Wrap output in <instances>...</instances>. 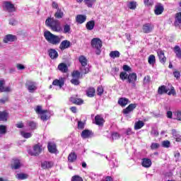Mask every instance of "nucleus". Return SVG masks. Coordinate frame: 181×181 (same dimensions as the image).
I'll return each mask as SVG.
<instances>
[{
    "instance_id": "c03bdc74",
    "label": "nucleus",
    "mask_w": 181,
    "mask_h": 181,
    "mask_svg": "<svg viewBox=\"0 0 181 181\" xmlns=\"http://www.w3.org/2000/svg\"><path fill=\"white\" fill-rule=\"evenodd\" d=\"M174 52L175 53L177 57H181V49L179 45H176L174 47Z\"/></svg>"
},
{
    "instance_id": "2eb2a0df",
    "label": "nucleus",
    "mask_w": 181,
    "mask_h": 181,
    "mask_svg": "<svg viewBox=\"0 0 181 181\" xmlns=\"http://www.w3.org/2000/svg\"><path fill=\"white\" fill-rule=\"evenodd\" d=\"M141 166H143V168H151V166H152V160L146 158H143L141 160Z\"/></svg>"
},
{
    "instance_id": "c85d7f7f",
    "label": "nucleus",
    "mask_w": 181,
    "mask_h": 181,
    "mask_svg": "<svg viewBox=\"0 0 181 181\" xmlns=\"http://www.w3.org/2000/svg\"><path fill=\"white\" fill-rule=\"evenodd\" d=\"M41 119L42 121H47L48 118H50V112L47 110H45L41 115Z\"/></svg>"
},
{
    "instance_id": "58836bf2",
    "label": "nucleus",
    "mask_w": 181,
    "mask_h": 181,
    "mask_svg": "<svg viewBox=\"0 0 181 181\" xmlns=\"http://www.w3.org/2000/svg\"><path fill=\"white\" fill-rule=\"evenodd\" d=\"M21 167H22V164L21 163V161H19V160H15L12 165V168L16 170V169H19Z\"/></svg>"
},
{
    "instance_id": "4d7b16f0",
    "label": "nucleus",
    "mask_w": 181,
    "mask_h": 181,
    "mask_svg": "<svg viewBox=\"0 0 181 181\" xmlns=\"http://www.w3.org/2000/svg\"><path fill=\"white\" fill-rule=\"evenodd\" d=\"M73 78H80V72L78 71H74L72 73Z\"/></svg>"
},
{
    "instance_id": "7ed1b4c3",
    "label": "nucleus",
    "mask_w": 181,
    "mask_h": 181,
    "mask_svg": "<svg viewBox=\"0 0 181 181\" xmlns=\"http://www.w3.org/2000/svg\"><path fill=\"white\" fill-rule=\"evenodd\" d=\"M90 46L94 50L95 54L100 56L101 54V47H103V41L100 38H93L90 41Z\"/></svg>"
},
{
    "instance_id": "69168bd1",
    "label": "nucleus",
    "mask_w": 181,
    "mask_h": 181,
    "mask_svg": "<svg viewBox=\"0 0 181 181\" xmlns=\"http://www.w3.org/2000/svg\"><path fill=\"white\" fill-rule=\"evenodd\" d=\"M123 70L124 71H131V67H129V66H128V65H124Z\"/></svg>"
},
{
    "instance_id": "f03ea898",
    "label": "nucleus",
    "mask_w": 181,
    "mask_h": 181,
    "mask_svg": "<svg viewBox=\"0 0 181 181\" xmlns=\"http://www.w3.org/2000/svg\"><path fill=\"white\" fill-rule=\"evenodd\" d=\"M45 25L50 28L53 32H58L59 33L63 32L60 22L54 18H48L45 21Z\"/></svg>"
},
{
    "instance_id": "680f3d73",
    "label": "nucleus",
    "mask_w": 181,
    "mask_h": 181,
    "mask_svg": "<svg viewBox=\"0 0 181 181\" xmlns=\"http://www.w3.org/2000/svg\"><path fill=\"white\" fill-rule=\"evenodd\" d=\"M85 123L83 122H78V129H83Z\"/></svg>"
},
{
    "instance_id": "3c124183",
    "label": "nucleus",
    "mask_w": 181,
    "mask_h": 181,
    "mask_svg": "<svg viewBox=\"0 0 181 181\" xmlns=\"http://www.w3.org/2000/svg\"><path fill=\"white\" fill-rule=\"evenodd\" d=\"M97 94L98 95H103V94H104V88H103V86L98 87Z\"/></svg>"
},
{
    "instance_id": "f257e3e1",
    "label": "nucleus",
    "mask_w": 181,
    "mask_h": 181,
    "mask_svg": "<svg viewBox=\"0 0 181 181\" xmlns=\"http://www.w3.org/2000/svg\"><path fill=\"white\" fill-rule=\"evenodd\" d=\"M44 37L51 45H57L62 42V36L56 35L49 30L44 32Z\"/></svg>"
},
{
    "instance_id": "49530a36",
    "label": "nucleus",
    "mask_w": 181,
    "mask_h": 181,
    "mask_svg": "<svg viewBox=\"0 0 181 181\" xmlns=\"http://www.w3.org/2000/svg\"><path fill=\"white\" fill-rule=\"evenodd\" d=\"M86 5H87V6H88V8H91V6H93V5H94V4L95 3V0H83Z\"/></svg>"
},
{
    "instance_id": "2f4dec72",
    "label": "nucleus",
    "mask_w": 181,
    "mask_h": 181,
    "mask_svg": "<svg viewBox=\"0 0 181 181\" xmlns=\"http://www.w3.org/2000/svg\"><path fill=\"white\" fill-rule=\"evenodd\" d=\"M27 127H29L31 130L36 129V128H37V124L33 121H28Z\"/></svg>"
},
{
    "instance_id": "ea45409f",
    "label": "nucleus",
    "mask_w": 181,
    "mask_h": 181,
    "mask_svg": "<svg viewBox=\"0 0 181 181\" xmlns=\"http://www.w3.org/2000/svg\"><path fill=\"white\" fill-rule=\"evenodd\" d=\"M144 125H145V123H144V122L139 120V122L135 123L134 129H136V130L141 129V128H142V127H144Z\"/></svg>"
},
{
    "instance_id": "864d4df0",
    "label": "nucleus",
    "mask_w": 181,
    "mask_h": 181,
    "mask_svg": "<svg viewBox=\"0 0 181 181\" xmlns=\"http://www.w3.org/2000/svg\"><path fill=\"white\" fill-rule=\"evenodd\" d=\"M162 146L163 148H170V141L166 140V141H163L162 142Z\"/></svg>"
},
{
    "instance_id": "9b49d317",
    "label": "nucleus",
    "mask_w": 181,
    "mask_h": 181,
    "mask_svg": "<svg viewBox=\"0 0 181 181\" xmlns=\"http://www.w3.org/2000/svg\"><path fill=\"white\" fill-rule=\"evenodd\" d=\"M153 30V25L151 23H146L142 26L143 33H151Z\"/></svg>"
},
{
    "instance_id": "09e8293b",
    "label": "nucleus",
    "mask_w": 181,
    "mask_h": 181,
    "mask_svg": "<svg viewBox=\"0 0 181 181\" xmlns=\"http://www.w3.org/2000/svg\"><path fill=\"white\" fill-rule=\"evenodd\" d=\"M70 30H71L70 25L66 24L64 25V33H70Z\"/></svg>"
},
{
    "instance_id": "cd10ccee",
    "label": "nucleus",
    "mask_w": 181,
    "mask_h": 181,
    "mask_svg": "<svg viewBox=\"0 0 181 181\" xmlns=\"http://www.w3.org/2000/svg\"><path fill=\"white\" fill-rule=\"evenodd\" d=\"M95 26V22L94 21H88L86 25V28L87 30H93Z\"/></svg>"
},
{
    "instance_id": "39448f33",
    "label": "nucleus",
    "mask_w": 181,
    "mask_h": 181,
    "mask_svg": "<svg viewBox=\"0 0 181 181\" xmlns=\"http://www.w3.org/2000/svg\"><path fill=\"white\" fill-rule=\"evenodd\" d=\"M31 156H37L42 153V146L40 144H37L33 146V150L29 151Z\"/></svg>"
},
{
    "instance_id": "4468645a",
    "label": "nucleus",
    "mask_w": 181,
    "mask_h": 181,
    "mask_svg": "<svg viewBox=\"0 0 181 181\" xmlns=\"http://www.w3.org/2000/svg\"><path fill=\"white\" fill-rule=\"evenodd\" d=\"M136 108V104L132 103L127 108L123 110V114H129V112H132Z\"/></svg>"
},
{
    "instance_id": "20e7f679",
    "label": "nucleus",
    "mask_w": 181,
    "mask_h": 181,
    "mask_svg": "<svg viewBox=\"0 0 181 181\" xmlns=\"http://www.w3.org/2000/svg\"><path fill=\"white\" fill-rule=\"evenodd\" d=\"M78 61L81 64V73H83V74H87L88 73H89L90 68L87 66V62H88L87 58L84 55H81L79 57Z\"/></svg>"
},
{
    "instance_id": "393cba45",
    "label": "nucleus",
    "mask_w": 181,
    "mask_h": 181,
    "mask_svg": "<svg viewBox=\"0 0 181 181\" xmlns=\"http://www.w3.org/2000/svg\"><path fill=\"white\" fill-rule=\"evenodd\" d=\"M58 69L59 71H62V73H67V71L69 70L67 65L64 63L59 64L58 66Z\"/></svg>"
},
{
    "instance_id": "9d476101",
    "label": "nucleus",
    "mask_w": 181,
    "mask_h": 181,
    "mask_svg": "<svg viewBox=\"0 0 181 181\" xmlns=\"http://www.w3.org/2000/svg\"><path fill=\"white\" fill-rule=\"evenodd\" d=\"M128 78V83H129L130 84L132 85V87H136V84L135 83V82L136 81V74L135 73H132L129 74V76H127Z\"/></svg>"
},
{
    "instance_id": "e433bc0d",
    "label": "nucleus",
    "mask_w": 181,
    "mask_h": 181,
    "mask_svg": "<svg viewBox=\"0 0 181 181\" xmlns=\"http://www.w3.org/2000/svg\"><path fill=\"white\" fill-rule=\"evenodd\" d=\"M20 134L23 138H25V139H28V138H32V133L30 132H26L25 131L20 132Z\"/></svg>"
},
{
    "instance_id": "13d9d810",
    "label": "nucleus",
    "mask_w": 181,
    "mask_h": 181,
    "mask_svg": "<svg viewBox=\"0 0 181 181\" xmlns=\"http://www.w3.org/2000/svg\"><path fill=\"white\" fill-rule=\"evenodd\" d=\"M159 146H160V145L158 143H152L151 145V149L155 150V149H158L159 148Z\"/></svg>"
},
{
    "instance_id": "423d86ee",
    "label": "nucleus",
    "mask_w": 181,
    "mask_h": 181,
    "mask_svg": "<svg viewBox=\"0 0 181 181\" xmlns=\"http://www.w3.org/2000/svg\"><path fill=\"white\" fill-rule=\"evenodd\" d=\"M25 87L29 93H35L37 90V83L31 81H28L25 83Z\"/></svg>"
},
{
    "instance_id": "0eeeda50",
    "label": "nucleus",
    "mask_w": 181,
    "mask_h": 181,
    "mask_svg": "<svg viewBox=\"0 0 181 181\" xmlns=\"http://www.w3.org/2000/svg\"><path fill=\"white\" fill-rule=\"evenodd\" d=\"M4 9L8 11V12H15L16 8H15V5L12 4L11 1H4L3 4Z\"/></svg>"
},
{
    "instance_id": "f3484780",
    "label": "nucleus",
    "mask_w": 181,
    "mask_h": 181,
    "mask_svg": "<svg viewBox=\"0 0 181 181\" xmlns=\"http://www.w3.org/2000/svg\"><path fill=\"white\" fill-rule=\"evenodd\" d=\"M76 21L77 23H79V25H81V23H84V22L87 21V16L78 14L76 17Z\"/></svg>"
},
{
    "instance_id": "de8ad7c7",
    "label": "nucleus",
    "mask_w": 181,
    "mask_h": 181,
    "mask_svg": "<svg viewBox=\"0 0 181 181\" xmlns=\"http://www.w3.org/2000/svg\"><path fill=\"white\" fill-rule=\"evenodd\" d=\"M119 78L122 80V81H124L128 78V74L127 72H121L119 75Z\"/></svg>"
},
{
    "instance_id": "f704fd0d",
    "label": "nucleus",
    "mask_w": 181,
    "mask_h": 181,
    "mask_svg": "<svg viewBox=\"0 0 181 181\" xmlns=\"http://www.w3.org/2000/svg\"><path fill=\"white\" fill-rule=\"evenodd\" d=\"M109 56L111 57V59H117L121 56V53H119V51H112L110 52Z\"/></svg>"
},
{
    "instance_id": "412c9836",
    "label": "nucleus",
    "mask_w": 181,
    "mask_h": 181,
    "mask_svg": "<svg viewBox=\"0 0 181 181\" xmlns=\"http://www.w3.org/2000/svg\"><path fill=\"white\" fill-rule=\"evenodd\" d=\"M70 100L71 103H73V104H76V105H81L84 103V101L82 99L74 97H71Z\"/></svg>"
},
{
    "instance_id": "dca6fc26",
    "label": "nucleus",
    "mask_w": 181,
    "mask_h": 181,
    "mask_svg": "<svg viewBox=\"0 0 181 181\" xmlns=\"http://www.w3.org/2000/svg\"><path fill=\"white\" fill-rule=\"evenodd\" d=\"M48 151L50 153H57V147L54 143H49L48 146Z\"/></svg>"
},
{
    "instance_id": "1a4fd4ad",
    "label": "nucleus",
    "mask_w": 181,
    "mask_h": 181,
    "mask_svg": "<svg viewBox=\"0 0 181 181\" xmlns=\"http://www.w3.org/2000/svg\"><path fill=\"white\" fill-rule=\"evenodd\" d=\"M64 78H59L58 79H54L52 82V86H55L56 87H59V88H62L63 86H64Z\"/></svg>"
},
{
    "instance_id": "473e14b6",
    "label": "nucleus",
    "mask_w": 181,
    "mask_h": 181,
    "mask_svg": "<svg viewBox=\"0 0 181 181\" xmlns=\"http://www.w3.org/2000/svg\"><path fill=\"white\" fill-rule=\"evenodd\" d=\"M63 16H64V13L63 11H62V9L58 8L54 14V17L57 19H62V18H63Z\"/></svg>"
},
{
    "instance_id": "ddd939ff",
    "label": "nucleus",
    "mask_w": 181,
    "mask_h": 181,
    "mask_svg": "<svg viewBox=\"0 0 181 181\" xmlns=\"http://www.w3.org/2000/svg\"><path fill=\"white\" fill-rule=\"evenodd\" d=\"M157 54L160 62L163 64H165V63H166V57H165V52H163L162 49H158Z\"/></svg>"
},
{
    "instance_id": "6ab92c4d",
    "label": "nucleus",
    "mask_w": 181,
    "mask_h": 181,
    "mask_svg": "<svg viewBox=\"0 0 181 181\" xmlns=\"http://www.w3.org/2000/svg\"><path fill=\"white\" fill-rule=\"evenodd\" d=\"M70 41L65 40L59 45V49L60 50H65V49H69V47H70Z\"/></svg>"
},
{
    "instance_id": "6e6d98bb",
    "label": "nucleus",
    "mask_w": 181,
    "mask_h": 181,
    "mask_svg": "<svg viewBox=\"0 0 181 181\" xmlns=\"http://www.w3.org/2000/svg\"><path fill=\"white\" fill-rule=\"evenodd\" d=\"M174 115L176 118V119H178V121H181V112L180 111H177L174 112Z\"/></svg>"
},
{
    "instance_id": "4c0bfd02",
    "label": "nucleus",
    "mask_w": 181,
    "mask_h": 181,
    "mask_svg": "<svg viewBox=\"0 0 181 181\" xmlns=\"http://www.w3.org/2000/svg\"><path fill=\"white\" fill-rule=\"evenodd\" d=\"M90 135H91V132H90V130H83L81 133V136L82 138H83V139L90 138Z\"/></svg>"
},
{
    "instance_id": "052dcab7",
    "label": "nucleus",
    "mask_w": 181,
    "mask_h": 181,
    "mask_svg": "<svg viewBox=\"0 0 181 181\" xmlns=\"http://www.w3.org/2000/svg\"><path fill=\"white\" fill-rule=\"evenodd\" d=\"M151 82V76H146L144 78V84H149Z\"/></svg>"
},
{
    "instance_id": "aec40b11",
    "label": "nucleus",
    "mask_w": 181,
    "mask_h": 181,
    "mask_svg": "<svg viewBox=\"0 0 181 181\" xmlns=\"http://www.w3.org/2000/svg\"><path fill=\"white\" fill-rule=\"evenodd\" d=\"M163 6L158 4L155 6L154 13H156V15H162V13H163Z\"/></svg>"
},
{
    "instance_id": "5701e85b",
    "label": "nucleus",
    "mask_w": 181,
    "mask_h": 181,
    "mask_svg": "<svg viewBox=\"0 0 181 181\" xmlns=\"http://www.w3.org/2000/svg\"><path fill=\"white\" fill-rule=\"evenodd\" d=\"M168 91L169 90L168 89V88H166V86L163 85L158 88V94H159V95H162V94H166Z\"/></svg>"
},
{
    "instance_id": "6e6552de",
    "label": "nucleus",
    "mask_w": 181,
    "mask_h": 181,
    "mask_svg": "<svg viewBox=\"0 0 181 181\" xmlns=\"http://www.w3.org/2000/svg\"><path fill=\"white\" fill-rule=\"evenodd\" d=\"M16 40H18V37L12 34L6 35L3 39L4 43H12V42H16Z\"/></svg>"
},
{
    "instance_id": "e2e57ef3",
    "label": "nucleus",
    "mask_w": 181,
    "mask_h": 181,
    "mask_svg": "<svg viewBox=\"0 0 181 181\" xmlns=\"http://www.w3.org/2000/svg\"><path fill=\"white\" fill-rule=\"evenodd\" d=\"M151 135H153V136H158V135H159V133L158 132V130L153 129L151 131Z\"/></svg>"
},
{
    "instance_id": "5fc2aeb1",
    "label": "nucleus",
    "mask_w": 181,
    "mask_h": 181,
    "mask_svg": "<svg viewBox=\"0 0 181 181\" xmlns=\"http://www.w3.org/2000/svg\"><path fill=\"white\" fill-rule=\"evenodd\" d=\"M71 181H83V177H80V175H74L71 177Z\"/></svg>"
},
{
    "instance_id": "c9c22d12",
    "label": "nucleus",
    "mask_w": 181,
    "mask_h": 181,
    "mask_svg": "<svg viewBox=\"0 0 181 181\" xmlns=\"http://www.w3.org/2000/svg\"><path fill=\"white\" fill-rule=\"evenodd\" d=\"M16 177L18 180H24V179H28V174H25V173H18L16 174Z\"/></svg>"
},
{
    "instance_id": "37998d69",
    "label": "nucleus",
    "mask_w": 181,
    "mask_h": 181,
    "mask_svg": "<svg viewBox=\"0 0 181 181\" xmlns=\"http://www.w3.org/2000/svg\"><path fill=\"white\" fill-rule=\"evenodd\" d=\"M127 6L129 9L134 10L136 9V1H129Z\"/></svg>"
},
{
    "instance_id": "0e129e2a",
    "label": "nucleus",
    "mask_w": 181,
    "mask_h": 181,
    "mask_svg": "<svg viewBox=\"0 0 181 181\" xmlns=\"http://www.w3.org/2000/svg\"><path fill=\"white\" fill-rule=\"evenodd\" d=\"M18 22L15 19H11L9 21V25H11L12 26H15Z\"/></svg>"
},
{
    "instance_id": "8fccbe9b",
    "label": "nucleus",
    "mask_w": 181,
    "mask_h": 181,
    "mask_svg": "<svg viewBox=\"0 0 181 181\" xmlns=\"http://www.w3.org/2000/svg\"><path fill=\"white\" fill-rule=\"evenodd\" d=\"M35 112L37 114H40V115L45 112V110H42V106H37L35 108Z\"/></svg>"
},
{
    "instance_id": "a211bd4d",
    "label": "nucleus",
    "mask_w": 181,
    "mask_h": 181,
    "mask_svg": "<svg viewBox=\"0 0 181 181\" xmlns=\"http://www.w3.org/2000/svg\"><path fill=\"white\" fill-rule=\"evenodd\" d=\"M48 54L49 57L52 59V60H54V59H57V57H59V53L54 49H49Z\"/></svg>"
},
{
    "instance_id": "72a5a7b5",
    "label": "nucleus",
    "mask_w": 181,
    "mask_h": 181,
    "mask_svg": "<svg viewBox=\"0 0 181 181\" xmlns=\"http://www.w3.org/2000/svg\"><path fill=\"white\" fill-rule=\"evenodd\" d=\"M86 95H88V97H94V95H95V89L94 88H88Z\"/></svg>"
},
{
    "instance_id": "f8f14e48",
    "label": "nucleus",
    "mask_w": 181,
    "mask_h": 181,
    "mask_svg": "<svg viewBox=\"0 0 181 181\" xmlns=\"http://www.w3.org/2000/svg\"><path fill=\"white\" fill-rule=\"evenodd\" d=\"M11 91L10 87H5V80L0 79V93H9Z\"/></svg>"
},
{
    "instance_id": "bb28decb",
    "label": "nucleus",
    "mask_w": 181,
    "mask_h": 181,
    "mask_svg": "<svg viewBox=\"0 0 181 181\" xmlns=\"http://www.w3.org/2000/svg\"><path fill=\"white\" fill-rule=\"evenodd\" d=\"M95 122L96 125H103V124H104V118L100 115H96L95 117Z\"/></svg>"
},
{
    "instance_id": "4be33fe9",
    "label": "nucleus",
    "mask_w": 181,
    "mask_h": 181,
    "mask_svg": "<svg viewBox=\"0 0 181 181\" xmlns=\"http://www.w3.org/2000/svg\"><path fill=\"white\" fill-rule=\"evenodd\" d=\"M129 103V100L127 98H120L118 100V104L121 107H125Z\"/></svg>"
},
{
    "instance_id": "a18cd8bd",
    "label": "nucleus",
    "mask_w": 181,
    "mask_h": 181,
    "mask_svg": "<svg viewBox=\"0 0 181 181\" xmlns=\"http://www.w3.org/2000/svg\"><path fill=\"white\" fill-rule=\"evenodd\" d=\"M5 134H6V126L0 125V138H2Z\"/></svg>"
},
{
    "instance_id": "603ef678",
    "label": "nucleus",
    "mask_w": 181,
    "mask_h": 181,
    "mask_svg": "<svg viewBox=\"0 0 181 181\" xmlns=\"http://www.w3.org/2000/svg\"><path fill=\"white\" fill-rule=\"evenodd\" d=\"M78 79H79V78H73L71 80V84H74V86H78V84H80V81H79Z\"/></svg>"
},
{
    "instance_id": "a878e982",
    "label": "nucleus",
    "mask_w": 181,
    "mask_h": 181,
    "mask_svg": "<svg viewBox=\"0 0 181 181\" xmlns=\"http://www.w3.org/2000/svg\"><path fill=\"white\" fill-rule=\"evenodd\" d=\"M172 132L174 139H175L177 142H181V135L179 132H176L175 129H173Z\"/></svg>"
},
{
    "instance_id": "b1692460",
    "label": "nucleus",
    "mask_w": 181,
    "mask_h": 181,
    "mask_svg": "<svg viewBox=\"0 0 181 181\" xmlns=\"http://www.w3.org/2000/svg\"><path fill=\"white\" fill-rule=\"evenodd\" d=\"M41 166L42 169H50L53 166V162L52 161H44L42 163Z\"/></svg>"
},
{
    "instance_id": "774afa93",
    "label": "nucleus",
    "mask_w": 181,
    "mask_h": 181,
    "mask_svg": "<svg viewBox=\"0 0 181 181\" xmlns=\"http://www.w3.org/2000/svg\"><path fill=\"white\" fill-rule=\"evenodd\" d=\"M132 134H134V132H132V129H131V128H128L126 130V135H132Z\"/></svg>"
},
{
    "instance_id": "7c9ffc66",
    "label": "nucleus",
    "mask_w": 181,
    "mask_h": 181,
    "mask_svg": "<svg viewBox=\"0 0 181 181\" xmlns=\"http://www.w3.org/2000/svg\"><path fill=\"white\" fill-rule=\"evenodd\" d=\"M174 25L175 26H179V25H181V12L176 14Z\"/></svg>"
},
{
    "instance_id": "338daca9",
    "label": "nucleus",
    "mask_w": 181,
    "mask_h": 181,
    "mask_svg": "<svg viewBox=\"0 0 181 181\" xmlns=\"http://www.w3.org/2000/svg\"><path fill=\"white\" fill-rule=\"evenodd\" d=\"M17 69H18V70H23V69H25V66H23V64H18Z\"/></svg>"
},
{
    "instance_id": "c756f323",
    "label": "nucleus",
    "mask_w": 181,
    "mask_h": 181,
    "mask_svg": "<svg viewBox=\"0 0 181 181\" xmlns=\"http://www.w3.org/2000/svg\"><path fill=\"white\" fill-rule=\"evenodd\" d=\"M148 62L151 66H155V64L156 63V58L155 57V55L151 54L148 58Z\"/></svg>"
},
{
    "instance_id": "a19ab883",
    "label": "nucleus",
    "mask_w": 181,
    "mask_h": 181,
    "mask_svg": "<svg viewBox=\"0 0 181 181\" xmlns=\"http://www.w3.org/2000/svg\"><path fill=\"white\" fill-rule=\"evenodd\" d=\"M0 121H8V114L6 112H0Z\"/></svg>"
},
{
    "instance_id": "79ce46f5",
    "label": "nucleus",
    "mask_w": 181,
    "mask_h": 181,
    "mask_svg": "<svg viewBox=\"0 0 181 181\" xmlns=\"http://www.w3.org/2000/svg\"><path fill=\"white\" fill-rule=\"evenodd\" d=\"M77 159V155L74 153H71L68 156V160L69 162H74V160H76Z\"/></svg>"
},
{
    "instance_id": "bf43d9fd",
    "label": "nucleus",
    "mask_w": 181,
    "mask_h": 181,
    "mask_svg": "<svg viewBox=\"0 0 181 181\" xmlns=\"http://www.w3.org/2000/svg\"><path fill=\"white\" fill-rule=\"evenodd\" d=\"M119 138H121V136L119 135V134L115 132V133H112V139H119Z\"/></svg>"
}]
</instances>
